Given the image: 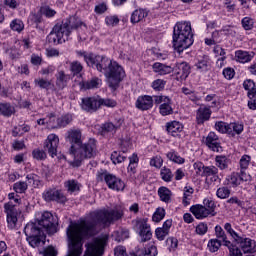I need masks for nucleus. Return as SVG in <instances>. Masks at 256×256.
I'll return each instance as SVG.
<instances>
[{
  "label": "nucleus",
  "mask_w": 256,
  "mask_h": 256,
  "mask_svg": "<svg viewBox=\"0 0 256 256\" xmlns=\"http://www.w3.org/2000/svg\"><path fill=\"white\" fill-rule=\"evenodd\" d=\"M59 147V136L56 134L48 135L44 142V149L48 151L50 157H57V148Z\"/></svg>",
  "instance_id": "ddd939ff"
},
{
  "label": "nucleus",
  "mask_w": 256,
  "mask_h": 256,
  "mask_svg": "<svg viewBox=\"0 0 256 256\" xmlns=\"http://www.w3.org/2000/svg\"><path fill=\"white\" fill-rule=\"evenodd\" d=\"M4 209L7 215L8 227H10V229H15V226L17 225V217L21 214L19 206L10 201L4 205Z\"/></svg>",
  "instance_id": "0eeeda50"
},
{
  "label": "nucleus",
  "mask_w": 256,
  "mask_h": 256,
  "mask_svg": "<svg viewBox=\"0 0 256 256\" xmlns=\"http://www.w3.org/2000/svg\"><path fill=\"white\" fill-rule=\"evenodd\" d=\"M215 129L219 133H228V135H230L229 124H227L223 121L216 122Z\"/></svg>",
  "instance_id": "a18cd8bd"
},
{
  "label": "nucleus",
  "mask_w": 256,
  "mask_h": 256,
  "mask_svg": "<svg viewBox=\"0 0 256 256\" xmlns=\"http://www.w3.org/2000/svg\"><path fill=\"white\" fill-rule=\"evenodd\" d=\"M144 256H157V247L150 245L144 250Z\"/></svg>",
  "instance_id": "e2e57ef3"
},
{
  "label": "nucleus",
  "mask_w": 256,
  "mask_h": 256,
  "mask_svg": "<svg viewBox=\"0 0 256 256\" xmlns=\"http://www.w3.org/2000/svg\"><path fill=\"white\" fill-rule=\"evenodd\" d=\"M249 163H251V157L248 155L242 156L240 159V167L242 170H245L249 167Z\"/></svg>",
  "instance_id": "bf43d9fd"
},
{
  "label": "nucleus",
  "mask_w": 256,
  "mask_h": 256,
  "mask_svg": "<svg viewBox=\"0 0 256 256\" xmlns=\"http://www.w3.org/2000/svg\"><path fill=\"white\" fill-rule=\"evenodd\" d=\"M229 131L230 135H233V133H236V135H241V133H243V124L230 123Z\"/></svg>",
  "instance_id": "c03bdc74"
},
{
  "label": "nucleus",
  "mask_w": 256,
  "mask_h": 256,
  "mask_svg": "<svg viewBox=\"0 0 256 256\" xmlns=\"http://www.w3.org/2000/svg\"><path fill=\"white\" fill-rule=\"evenodd\" d=\"M99 107H117V101L111 98H101L98 96Z\"/></svg>",
  "instance_id": "473e14b6"
},
{
  "label": "nucleus",
  "mask_w": 256,
  "mask_h": 256,
  "mask_svg": "<svg viewBox=\"0 0 256 256\" xmlns=\"http://www.w3.org/2000/svg\"><path fill=\"white\" fill-rule=\"evenodd\" d=\"M117 235V241H125V239H129V230H120Z\"/></svg>",
  "instance_id": "0e129e2a"
},
{
  "label": "nucleus",
  "mask_w": 256,
  "mask_h": 256,
  "mask_svg": "<svg viewBox=\"0 0 256 256\" xmlns=\"http://www.w3.org/2000/svg\"><path fill=\"white\" fill-rule=\"evenodd\" d=\"M35 85L40 87V89H49L53 83L49 80H45L43 78L35 79L34 80Z\"/></svg>",
  "instance_id": "de8ad7c7"
},
{
  "label": "nucleus",
  "mask_w": 256,
  "mask_h": 256,
  "mask_svg": "<svg viewBox=\"0 0 256 256\" xmlns=\"http://www.w3.org/2000/svg\"><path fill=\"white\" fill-rule=\"evenodd\" d=\"M70 71L73 75H79L83 71V65L79 61H73L70 63Z\"/></svg>",
  "instance_id": "37998d69"
},
{
  "label": "nucleus",
  "mask_w": 256,
  "mask_h": 256,
  "mask_svg": "<svg viewBox=\"0 0 256 256\" xmlns=\"http://www.w3.org/2000/svg\"><path fill=\"white\" fill-rule=\"evenodd\" d=\"M42 197L47 202L56 201V203H67V196L57 189H47L43 192Z\"/></svg>",
  "instance_id": "f8f14e48"
},
{
  "label": "nucleus",
  "mask_w": 256,
  "mask_h": 256,
  "mask_svg": "<svg viewBox=\"0 0 256 256\" xmlns=\"http://www.w3.org/2000/svg\"><path fill=\"white\" fill-rule=\"evenodd\" d=\"M211 119V109L207 107H200L197 110L196 121L198 125H203L205 121Z\"/></svg>",
  "instance_id": "412c9836"
},
{
  "label": "nucleus",
  "mask_w": 256,
  "mask_h": 256,
  "mask_svg": "<svg viewBox=\"0 0 256 256\" xmlns=\"http://www.w3.org/2000/svg\"><path fill=\"white\" fill-rule=\"evenodd\" d=\"M136 229L139 231V236L141 237V242L150 241L153 237L151 232V226L147 223V218L136 220Z\"/></svg>",
  "instance_id": "9b49d317"
},
{
  "label": "nucleus",
  "mask_w": 256,
  "mask_h": 256,
  "mask_svg": "<svg viewBox=\"0 0 256 256\" xmlns=\"http://www.w3.org/2000/svg\"><path fill=\"white\" fill-rule=\"evenodd\" d=\"M238 249L242 256H251L253 253H256V242L250 238L238 237L236 239Z\"/></svg>",
  "instance_id": "6e6552de"
},
{
  "label": "nucleus",
  "mask_w": 256,
  "mask_h": 256,
  "mask_svg": "<svg viewBox=\"0 0 256 256\" xmlns=\"http://www.w3.org/2000/svg\"><path fill=\"white\" fill-rule=\"evenodd\" d=\"M53 214L51 212L42 213L41 219L38 220V225L42 231H46L48 235H53L57 231V224L53 221Z\"/></svg>",
  "instance_id": "1a4fd4ad"
},
{
  "label": "nucleus",
  "mask_w": 256,
  "mask_h": 256,
  "mask_svg": "<svg viewBox=\"0 0 256 256\" xmlns=\"http://www.w3.org/2000/svg\"><path fill=\"white\" fill-rule=\"evenodd\" d=\"M228 184L232 185L233 187H237L238 185H241V178L239 177V173H232L228 177Z\"/></svg>",
  "instance_id": "49530a36"
},
{
  "label": "nucleus",
  "mask_w": 256,
  "mask_h": 256,
  "mask_svg": "<svg viewBox=\"0 0 256 256\" xmlns=\"http://www.w3.org/2000/svg\"><path fill=\"white\" fill-rule=\"evenodd\" d=\"M32 155L34 159H37V161H43L47 159V153H45V151L41 149L33 150Z\"/></svg>",
  "instance_id": "864d4df0"
},
{
  "label": "nucleus",
  "mask_w": 256,
  "mask_h": 256,
  "mask_svg": "<svg viewBox=\"0 0 256 256\" xmlns=\"http://www.w3.org/2000/svg\"><path fill=\"white\" fill-rule=\"evenodd\" d=\"M27 187H28L27 182H23V181L16 182L13 185V189L15 193H25V191H27Z\"/></svg>",
  "instance_id": "603ef678"
},
{
  "label": "nucleus",
  "mask_w": 256,
  "mask_h": 256,
  "mask_svg": "<svg viewBox=\"0 0 256 256\" xmlns=\"http://www.w3.org/2000/svg\"><path fill=\"white\" fill-rule=\"evenodd\" d=\"M99 85H101V79L99 78H92L91 80L81 82L83 89H99Z\"/></svg>",
  "instance_id": "bb28decb"
},
{
  "label": "nucleus",
  "mask_w": 256,
  "mask_h": 256,
  "mask_svg": "<svg viewBox=\"0 0 256 256\" xmlns=\"http://www.w3.org/2000/svg\"><path fill=\"white\" fill-rule=\"evenodd\" d=\"M215 235L217 239H222L224 246L228 247L231 256H243L238 246L231 244V241L227 240V234L221 226L215 227Z\"/></svg>",
  "instance_id": "9d476101"
},
{
  "label": "nucleus",
  "mask_w": 256,
  "mask_h": 256,
  "mask_svg": "<svg viewBox=\"0 0 256 256\" xmlns=\"http://www.w3.org/2000/svg\"><path fill=\"white\" fill-rule=\"evenodd\" d=\"M106 24L110 25V26H114L117 25L119 23V18L117 16H108L105 19Z\"/></svg>",
  "instance_id": "338daca9"
},
{
  "label": "nucleus",
  "mask_w": 256,
  "mask_h": 256,
  "mask_svg": "<svg viewBox=\"0 0 256 256\" xmlns=\"http://www.w3.org/2000/svg\"><path fill=\"white\" fill-rule=\"evenodd\" d=\"M127 159V156L121 155V153L114 151L111 154V161L114 163V165H117V163H123Z\"/></svg>",
  "instance_id": "3c124183"
},
{
  "label": "nucleus",
  "mask_w": 256,
  "mask_h": 256,
  "mask_svg": "<svg viewBox=\"0 0 256 256\" xmlns=\"http://www.w3.org/2000/svg\"><path fill=\"white\" fill-rule=\"evenodd\" d=\"M65 187L69 193H75V191H79V182L76 180H68L65 182Z\"/></svg>",
  "instance_id": "a19ab883"
},
{
  "label": "nucleus",
  "mask_w": 256,
  "mask_h": 256,
  "mask_svg": "<svg viewBox=\"0 0 256 256\" xmlns=\"http://www.w3.org/2000/svg\"><path fill=\"white\" fill-rule=\"evenodd\" d=\"M224 229L225 231H227V233H229V235H231V237H233L235 241L238 237H240L239 234H237V232H235V230H233V228L231 227V223H226L224 225Z\"/></svg>",
  "instance_id": "052dcab7"
},
{
  "label": "nucleus",
  "mask_w": 256,
  "mask_h": 256,
  "mask_svg": "<svg viewBox=\"0 0 256 256\" xmlns=\"http://www.w3.org/2000/svg\"><path fill=\"white\" fill-rule=\"evenodd\" d=\"M191 213L196 217V219H205L206 217H209L211 215V211L207 209V207L196 204L190 207Z\"/></svg>",
  "instance_id": "a211bd4d"
},
{
  "label": "nucleus",
  "mask_w": 256,
  "mask_h": 256,
  "mask_svg": "<svg viewBox=\"0 0 256 256\" xmlns=\"http://www.w3.org/2000/svg\"><path fill=\"white\" fill-rule=\"evenodd\" d=\"M24 233L26 235V241L29 243L30 247H39L41 242L45 239V231L43 228L39 227V224L30 222L24 228Z\"/></svg>",
  "instance_id": "39448f33"
},
{
  "label": "nucleus",
  "mask_w": 256,
  "mask_h": 256,
  "mask_svg": "<svg viewBox=\"0 0 256 256\" xmlns=\"http://www.w3.org/2000/svg\"><path fill=\"white\" fill-rule=\"evenodd\" d=\"M193 188L190 186H186L184 188V196H183V205L187 207V205H191V199L193 197Z\"/></svg>",
  "instance_id": "7c9ffc66"
},
{
  "label": "nucleus",
  "mask_w": 256,
  "mask_h": 256,
  "mask_svg": "<svg viewBox=\"0 0 256 256\" xmlns=\"http://www.w3.org/2000/svg\"><path fill=\"white\" fill-rule=\"evenodd\" d=\"M15 114V107H13L10 103H0V115L4 117H11V115Z\"/></svg>",
  "instance_id": "393cba45"
},
{
  "label": "nucleus",
  "mask_w": 256,
  "mask_h": 256,
  "mask_svg": "<svg viewBox=\"0 0 256 256\" xmlns=\"http://www.w3.org/2000/svg\"><path fill=\"white\" fill-rule=\"evenodd\" d=\"M161 115H171L173 114V108L171 107V99L167 96L161 97Z\"/></svg>",
  "instance_id": "5701e85b"
},
{
  "label": "nucleus",
  "mask_w": 256,
  "mask_h": 256,
  "mask_svg": "<svg viewBox=\"0 0 256 256\" xmlns=\"http://www.w3.org/2000/svg\"><path fill=\"white\" fill-rule=\"evenodd\" d=\"M98 179L100 181H105L108 185L109 189H113V191H123L125 189V182L116 176L109 174L107 172H99Z\"/></svg>",
  "instance_id": "423d86ee"
},
{
  "label": "nucleus",
  "mask_w": 256,
  "mask_h": 256,
  "mask_svg": "<svg viewBox=\"0 0 256 256\" xmlns=\"http://www.w3.org/2000/svg\"><path fill=\"white\" fill-rule=\"evenodd\" d=\"M204 207H207V210L210 211V215L212 217H215L217 215V212L215 211V208L217 207L215 205V202L213 200L204 199L203 201Z\"/></svg>",
  "instance_id": "58836bf2"
},
{
  "label": "nucleus",
  "mask_w": 256,
  "mask_h": 256,
  "mask_svg": "<svg viewBox=\"0 0 256 256\" xmlns=\"http://www.w3.org/2000/svg\"><path fill=\"white\" fill-rule=\"evenodd\" d=\"M175 73L179 79L182 81L189 77V73H191V67L187 62H180L176 64Z\"/></svg>",
  "instance_id": "aec40b11"
},
{
  "label": "nucleus",
  "mask_w": 256,
  "mask_h": 256,
  "mask_svg": "<svg viewBox=\"0 0 256 256\" xmlns=\"http://www.w3.org/2000/svg\"><path fill=\"white\" fill-rule=\"evenodd\" d=\"M173 196V193L169 188L162 186L161 187V201L164 203H171V197Z\"/></svg>",
  "instance_id": "f704fd0d"
},
{
  "label": "nucleus",
  "mask_w": 256,
  "mask_h": 256,
  "mask_svg": "<svg viewBox=\"0 0 256 256\" xmlns=\"http://www.w3.org/2000/svg\"><path fill=\"white\" fill-rule=\"evenodd\" d=\"M208 249L210 253H217L221 249V242L219 239H210L208 241Z\"/></svg>",
  "instance_id": "c9c22d12"
},
{
  "label": "nucleus",
  "mask_w": 256,
  "mask_h": 256,
  "mask_svg": "<svg viewBox=\"0 0 256 256\" xmlns=\"http://www.w3.org/2000/svg\"><path fill=\"white\" fill-rule=\"evenodd\" d=\"M56 81H55V88L53 91L56 95H59L65 87H67V83L69 82V75L65 74V71L60 70L55 74Z\"/></svg>",
  "instance_id": "4468645a"
},
{
  "label": "nucleus",
  "mask_w": 256,
  "mask_h": 256,
  "mask_svg": "<svg viewBox=\"0 0 256 256\" xmlns=\"http://www.w3.org/2000/svg\"><path fill=\"white\" fill-rule=\"evenodd\" d=\"M182 93L190 99V101H193V103H197L199 101V96H197V93H195V90H191L187 87L182 88Z\"/></svg>",
  "instance_id": "e433bc0d"
},
{
  "label": "nucleus",
  "mask_w": 256,
  "mask_h": 256,
  "mask_svg": "<svg viewBox=\"0 0 256 256\" xmlns=\"http://www.w3.org/2000/svg\"><path fill=\"white\" fill-rule=\"evenodd\" d=\"M73 122V115L71 114H65L57 118V125L58 129H61L62 127H67V125H70Z\"/></svg>",
  "instance_id": "a878e982"
},
{
  "label": "nucleus",
  "mask_w": 256,
  "mask_h": 256,
  "mask_svg": "<svg viewBox=\"0 0 256 256\" xmlns=\"http://www.w3.org/2000/svg\"><path fill=\"white\" fill-rule=\"evenodd\" d=\"M219 169L215 166H205L204 171L201 173V177H211V175H217Z\"/></svg>",
  "instance_id": "ea45409f"
},
{
  "label": "nucleus",
  "mask_w": 256,
  "mask_h": 256,
  "mask_svg": "<svg viewBox=\"0 0 256 256\" xmlns=\"http://www.w3.org/2000/svg\"><path fill=\"white\" fill-rule=\"evenodd\" d=\"M165 245L168 249V251H175V249H177L178 245H179V241L176 238L170 237L167 238V240L165 241Z\"/></svg>",
  "instance_id": "79ce46f5"
},
{
  "label": "nucleus",
  "mask_w": 256,
  "mask_h": 256,
  "mask_svg": "<svg viewBox=\"0 0 256 256\" xmlns=\"http://www.w3.org/2000/svg\"><path fill=\"white\" fill-rule=\"evenodd\" d=\"M70 153L74 157L72 167H81V163L85 159H93L97 155V141L95 139H89L84 144L82 142L74 150L70 151Z\"/></svg>",
  "instance_id": "20e7f679"
},
{
  "label": "nucleus",
  "mask_w": 256,
  "mask_h": 256,
  "mask_svg": "<svg viewBox=\"0 0 256 256\" xmlns=\"http://www.w3.org/2000/svg\"><path fill=\"white\" fill-rule=\"evenodd\" d=\"M216 195L218 199H227L229 195H231V190L227 187H220L218 188Z\"/></svg>",
  "instance_id": "8fccbe9b"
},
{
  "label": "nucleus",
  "mask_w": 256,
  "mask_h": 256,
  "mask_svg": "<svg viewBox=\"0 0 256 256\" xmlns=\"http://www.w3.org/2000/svg\"><path fill=\"white\" fill-rule=\"evenodd\" d=\"M81 107L83 111L95 113L99 109V96L82 98Z\"/></svg>",
  "instance_id": "dca6fc26"
},
{
  "label": "nucleus",
  "mask_w": 256,
  "mask_h": 256,
  "mask_svg": "<svg viewBox=\"0 0 256 256\" xmlns=\"http://www.w3.org/2000/svg\"><path fill=\"white\" fill-rule=\"evenodd\" d=\"M76 53H77L78 57L84 58V61L87 63V65H91V61L93 60V56L95 54H93V53L88 54L87 52H81V51H77Z\"/></svg>",
  "instance_id": "4d7b16f0"
},
{
  "label": "nucleus",
  "mask_w": 256,
  "mask_h": 256,
  "mask_svg": "<svg viewBox=\"0 0 256 256\" xmlns=\"http://www.w3.org/2000/svg\"><path fill=\"white\" fill-rule=\"evenodd\" d=\"M166 131L169 135H172V137H177V135L183 131V124L179 121L168 122L166 124Z\"/></svg>",
  "instance_id": "4be33fe9"
},
{
  "label": "nucleus",
  "mask_w": 256,
  "mask_h": 256,
  "mask_svg": "<svg viewBox=\"0 0 256 256\" xmlns=\"http://www.w3.org/2000/svg\"><path fill=\"white\" fill-rule=\"evenodd\" d=\"M173 225V220L169 219L166 220L161 228L162 237H165L169 235V229H171V226Z\"/></svg>",
  "instance_id": "5fc2aeb1"
},
{
  "label": "nucleus",
  "mask_w": 256,
  "mask_h": 256,
  "mask_svg": "<svg viewBox=\"0 0 256 256\" xmlns=\"http://www.w3.org/2000/svg\"><path fill=\"white\" fill-rule=\"evenodd\" d=\"M136 107L140 111H147V110L151 109V107H153V97H151L149 95H144V96L138 97V99L136 101Z\"/></svg>",
  "instance_id": "f3484780"
},
{
  "label": "nucleus",
  "mask_w": 256,
  "mask_h": 256,
  "mask_svg": "<svg viewBox=\"0 0 256 256\" xmlns=\"http://www.w3.org/2000/svg\"><path fill=\"white\" fill-rule=\"evenodd\" d=\"M10 28L12 31H17V33H21L23 29H25V24L20 19H15L10 23Z\"/></svg>",
  "instance_id": "4c0bfd02"
},
{
  "label": "nucleus",
  "mask_w": 256,
  "mask_h": 256,
  "mask_svg": "<svg viewBox=\"0 0 256 256\" xmlns=\"http://www.w3.org/2000/svg\"><path fill=\"white\" fill-rule=\"evenodd\" d=\"M46 123L48 127H51V129H59V126L57 125V118L55 117V114H50L48 117V120H46Z\"/></svg>",
  "instance_id": "13d9d810"
},
{
  "label": "nucleus",
  "mask_w": 256,
  "mask_h": 256,
  "mask_svg": "<svg viewBox=\"0 0 256 256\" xmlns=\"http://www.w3.org/2000/svg\"><path fill=\"white\" fill-rule=\"evenodd\" d=\"M206 145L211 149L212 151H215L216 153H219L221 151V144H219V137L215 132H210L208 136L206 137Z\"/></svg>",
  "instance_id": "6ab92c4d"
},
{
  "label": "nucleus",
  "mask_w": 256,
  "mask_h": 256,
  "mask_svg": "<svg viewBox=\"0 0 256 256\" xmlns=\"http://www.w3.org/2000/svg\"><path fill=\"white\" fill-rule=\"evenodd\" d=\"M173 47L176 53H183L193 45V30L191 22H177L173 28Z\"/></svg>",
  "instance_id": "7ed1b4c3"
},
{
  "label": "nucleus",
  "mask_w": 256,
  "mask_h": 256,
  "mask_svg": "<svg viewBox=\"0 0 256 256\" xmlns=\"http://www.w3.org/2000/svg\"><path fill=\"white\" fill-rule=\"evenodd\" d=\"M215 161L216 167H218V169H221V171L227 169L229 167V163H231V161L223 155L216 156Z\"/></svg>",
  "instance_id": "cd10ccee"
},
{
  "label": "nucleus",
  "mask_w": 256,
  "mask_h": 256,
  "mask_svg": "<svg viewBox=\"0 0 256 256\" xmlns=\"http://www.w3.org/2000/svg\"><path fill=\"white\" fill-rule=\"evenodd\" d=\"M235 57L239 63H249V61H251V56L249 53L242 50L236 51Z\"/></svg>",
  "instance_id": "2f4dec72"
},
{
  "label": "nucleus",
  "mask_w": 256,
  "mask_h": 256,
  "mask_svg": "<svg viewBox=\"0 0 256 256\" xmlns=\"http://www.w3.org/2000/svg\"><path fill=\"white\" fill-rule=\"evenodd\" d=\"M149 15V12L145 9H137L131 15V23H139Z\"/></svg>",
  "instance_id": "b1692460"
},
{
  "label": "nucleus",
  "mask_w": 256,
  "mask_h": 256,
  "mask_svg": "<svg viewBox=\"0 0 256 256\" xmlns=\"http://www.w3.org/2000/svg\"><path fill=\"white\" fill-rule=\"evenodd\" d=\"M79 27H87L85 23L81 21V19L76 16H71L66 20L62 21L61 24H56L50 34L48 35L49 43L61 44L65 43L73 29H79Z\"/></svg>",
  "instance_id": "f03ea898"
},
{
  "label": "nucleus",
  "mask_w": 256,
  "mask_h": 256,
  "mask_svg": "<svg viewBox=\"0 0 256 256\" xmlns=\"http://www.w3.org/2000/svg\"><path fill=\"white\" fill-rule=\"evenodd\" d=\"M82 134L79 129H70L67 131L66 139L71 144L70 152L79 147L80 143H83L81 140Z\"/></svg>",
  "instance_id": "2eb2a0df"
},
{
  "label": "nucleus",
  "mask_w": 256,
  "mask_h": 256,
  "mask_svg": "<svg viewBox=\"0 0 256 256\" xmlns=\"http://www.w3.org/2000/svg\"><path fill=\"white\" fill-rule=\"evenodd\" d=\"M243 87L248 91V97H256L255 82L253 80L244 81Z\"/></svg>",
  "instance_id": "c756f323"
},
{
  "label": "nucleus",
  "mask_w": 256,
  "mask_h": 256,
  "mask_svg": "<svg viewBox=\"0 0 256 256\" xmlns=\"http://www.w3.org/2000/svg\"><path fill=\"white\" fill-rule=\"evenodd\" d=\"M209 57L205 56L203 59L199 60L198 63L195 64L197 71L200 73H205L209 71Z\"/></svg>",
  "instance_id": "c85d7f7f"
},
{
  "label": "nucleus",
  "mask_w": 256,
  "mask_h": 256,
  "mask_svg": "<svg viewBox=\"0 0 256 256\" xmlns=\"http://www.w3.org/2000/svg\"><path fill=\"white\" fill-rule=\"evenodd\" d=\"M43 256H57V250L53 246H49L44 250Z\"/></svg>",
  "instance_id": "774afa93"
},
{
  "label": "nucleus",
  "mask_w": 256,
  "mask_h": 256,
  "mask_svg": "<svg viewBox=\"0 0 256 256\" xmlns=\"http://www.w3.org/2000/svg\"><path fill=\"white\" fill-rule=\"evenodd\" d=\"M166 157L170 160L173 161V163H177L178 165H183L185 163V158L181 157L179 154L176 152H168L166 154Z\"/></svg>",
  "instance_id": "72a5a7b5"
},
{
  "label": "nucleus",
  "mask_w": 256,
  "mask_h": 256,
  "mask_svg": "<svg viewBox=\"0 0 256 256\" xmlns=\"http://www.w3.org/2000/svg\"><path fill=\"white\" fill-rule=\"evenodd\" d=\"M209 227L207 226L206 223H200L197 227H196V233L197 235H205V233H207Z\"/></svg>",
  "instance_id": "680f3d73"
},
{
  "label": "nucleus",
  "mask_w": 256,
  "mask_h": 256,
  "mask_svg": "<svg viewBox=\"0 0 256 256\" xmlns=\"http://www.w3.org/2000/svg\"><path fill=\"white\" fill-rule=\"evenodd\" d=\"M89 67H95L97 71L103 73L107 79L108 86L110 89H113V91L117 90L119 83H121L125 77L123 67L107 56H96L94 54Z\"/></svg>",
  "instance_id": "f257e3e1"
},
{
  "label": "nucleus",
  "mask_w": 256,
  "mask_h": 256,
  "mask_svg": "<svg viewBox=\"0 0 256 256\" xmlns=\"http://www.w3.org/2000/svg\"><path fill=\"white\" fill-rule=\"evenodd\" d=\"M114 256H129L127 250L123 246H118L114 249Z\"/></svg>",
  "instance_id": "69168bd1"
},
{
  "label": "nucleus",
  "mask_w": 256,
  "mask_h": 256,
  "mask_svg": "<svg viewBox=\"0 0 256 256\" xmlns=\"http://www.w3.org/2000/svg\"><path fill=\"white\" fill-rule=\"evenodd\" d=\"M254 23L255 22L253 21V19L249 17H245L242 19V27L243 29H245V31H251V29H253Z\"/></svg>",
  "instance_id": "6e6d98bb"
},
{
  "label": "nucleus",
  "mask_w": 256,
  "mask_h": 256,
  "mask_svg": "<svg viewBox=\"0 0 256 256\" xmlns=\"http://www.w3.org/2000/svg\"><path fill=\"white\" fill-rule=\"evenodd\" d=\"M161 179L165 181L166 183H170L173 179V172H171V169L163 168L161 171Z\"/></svg>",
  "instance_id": "09e8293b"
}]
</instances>
